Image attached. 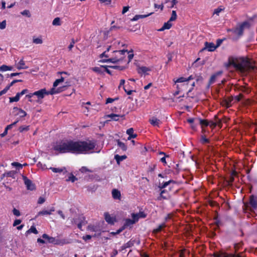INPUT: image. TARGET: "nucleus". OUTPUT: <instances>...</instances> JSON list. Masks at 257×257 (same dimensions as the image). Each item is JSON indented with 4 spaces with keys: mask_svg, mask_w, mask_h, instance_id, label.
<instances>
[{
    "mask_svg": "<svg viewBox=\"0 0 257 257\" xmlns=\"http://www.w3.org/2000/svg\"><path fill=\"white\" fill-rule=\"evenodd\" d=\"M95 146L93 141H74L66 140L56 143L53 145V149L59 153L88 154L99 152L94 151Z\"/></svg>",
    "mask_w": 257,
    "mask_h": 257,
    "instance_id": "1",
    "label": "nucleus"
},
{
    "mask_svg": "<svg viewBox=\"0 0 257 257\" xmlns=\"http://www.w3.org/2000/svg\"><path fill=\"white\" fill-rule=\"evenodd\" d=\"M225 66L227 68L232 66L244 74H247L253 71L255 67L253 64L248 58L243 57L230 58Z\"/></svg>",
    "mask_w": 257,
    "mask_h": 257,
    "instance_id": "2",
    "label": "nucleus"
},
{
    "mask_svg": "<svg viewBox=\"0 0 257 257\" xmlns=\"http://www.w3.org/2000/svg\"><path fill=\"white\" fill-rule=\"evenodd\" d=\"M127 51L122 50H114L113 52L107 53L104 51L102 53L100 57L102 59V61L103 62H112L113 63L117 64H126L127 60L125 59Z\"/></svg>",
    "mask_w": 257,
    "mask_h": 257,
    "instance_id": "3",
    "label": "nucleus"
},
{
    "mask_svg": "<svg viewBox=\"0 0 257 257\" xmlns=\"http://www.w3.org/2000/svg\"><path fill=\"white\" fill-rule=\"evenodd\" d=\"M60 92V90L59 89H55L54 88H52L49 91L47 90L46 88H43L36 91L33 92V94H34V96L37 98V99L35 100V102L41 104L42 103V100L45 96L53 95Z\"/></svg>",
    "mask_w": 257,
    "mask_h": 257,
    "instance_id": "4",
    "label": "nucleus"
},
{
    "mask_svg": "<svg viewBox=\"0 0 257 257\" xmlns=\"http://www.w3.org/2000/svg\"><path fill=\"white\" fill-rule=\"evenodd\" d=\"M193 79V77L191 75L188 78L182 77L176 79H174L173 81L176 85V87L178 91H180L186 90L187 89L188 82Z\"/></svg>",
    "mask_w": 257,
    "mask_h": 257,
    "instance_id": "5",
    "label": "nucleus"
},
{
    "mask_svg": "<svg viewBox=\"0 0 257 257\" xmlns=\"http://www.w3.org/2000/svg\"><path fill=\"white\" fill-rule=\"evenodd\" d=\"M124 46L123 43L121 42L119 40L114 39L112 41L109 45L107 46L106 50L107 53L113 52L114 50H118Z\"/></svg>",
    "mask_w": 257,
    "mask_h": 257,
    "instance_id": "6",
    "label": "nucleus"
},
{
    "mask_svg": "<svg viewBox=\"0 0 257 257\" xmlns=\"http://www.w3.org/2000/svg\"><path fill=\"white\" fill-rule=\"evenodd\" d=\"M198 122V124H200L202 127V131L203 133H205L206 130L205 127L207 126H209L211 128H213L215 127L216 124L213 121H208L207 120L197 119L196 120Z\"/></svg>",
    "mask_w": 257,
    "mask_h": 257,
    "instance_id": "7",
    "label": "nucleus"
},
{
    "mask_svg": "<svg viewBox=\"0 0 257 257\" xmlns=\"http://www.w3.org/2000/svg\"><path fill=\"white\" fill-rule=\"evenodd\" d=\"M249 23L248 22H244L235 28L234 33L240 36L242 34L244 29L245 28H249Z\"/></svg>",
    "mask_w": 257,
    "mask_h": 257,
    "instance_id": "8",
    "label": "nucleus"
},
{
    "mask_svg": "<svg viewBox=\"0 0 257 257\" xmlns=\"http://www.w3.org/2000/svg\"><path fill=\"white\" fill-rule=\"evenodd\" d=\"M152 71V67H147L145 66H139L137 68L138 73L141 75H148Z\"/></svg>",
    "mask_w": 257,
    "mask_h": 257,
    "instance_id": "9",
    "label": "nucleus"
},
{
    "mask_svg": "<svg viewBox=\"0 0 257 257\" xmlns=\"http://www.w3.org/2000/svg\"><path fill=\"white\" fill-rule=\"evenodd\" d=\"M105 221L109 224H113L116 221V217L113 214H110L108 212H105L104 214Z\"/></svg>",
    "mask_w": 257,
    "mask_h": 257,
    "instance_id": "10",
    "label": "nucleus"
},
{
    "mask_svg": "<svg viewBox=\"0 0 257 257\" xmlns=\"http://www.w3.org/2000/svg\"><path fill=\"white\" fill-rule=\"evenodd\" d=\"M13 113L15 116H19L20 117H24L27 115V113L25 111L17 107L13 108Z\"/></svg>",
    "mask_w": 257,
    "mask_h": 257,
    "instance_id": "11",
    "label": "nucleus"
},
{
    "mask_svg": "<svg viewBox=\"0 0 257 257\" xmlns=\"http://www.w3.org/2000/svg\"><path fill=\"white\" fill-rule=\"evenodd\" d=\"M25 184L26 185L27 189L30 190H34L35 189V185L33 184L32 181L28 179L26 177H23Z\"/></svg>",
    "mask_w": 257,
    "mask_h": 257,
    "instance_id": "12",
    "label": "nucleus"
},
{
    "mask_svg": "<svg viewBox=\"0 0 257 257\" xmlns=\"http://www.w3.org/2000/svg\"><path fill=\"white\" fill-rule=\"evenodd\" d=\"M215 257H240L239 255L235 254H227L223 252H220L214 254Z\"/></svg>",
    "mask_w": 257,
    "mask_h": 257,
    "instance_id": "13",
    "label": "nucleus"
},
{
    "mask_svg": "<svg viewBox=\"0 0 257 257\" xmlns=\"http://www.w3.org/2000/svg\"><path fill=\"white\" fill-rule=\"evenodd\" d=\"M16 67L18 69H27L29 68L25 64V61L23 59H21L19 62L16 63Z\"/></svg>",
    "mask_w": 257,
    "mask_h": 257,
    "instance_id": "14",
    "label": "nucleus"
},
{
    "mask_svg": "<svg viewBox=\"0 0 257 257\" xmlns=\"http://www.w3.org/2000/svg\"><path fill=\"white\" fill-rule=\"evenodd\" d=\"M205 45V48L210 52L214 51L217 48V46L213 43L206 42Z\"/></svg>",
    "mask_w": 257,
    "mask_h": 257,
    "instance_id": "15",
    "label": "nucleus"
},
{
    "mask_svg": "<svg viewBox=\"0 0 257 257\" xmlns=\"http://www.w3.org/2000/svg\"><path fill=\"white\" fill-rule=\"evenodd\" d=\"M54 211L55 208L52 207L49 210H44L40 211L38 214V216L44 215H50Z\"/></svg>",
    "mask_w": 257,
    "mask_h": 257,
    "instance_id": "16",
    "label": "nucleus"
},
{
    "mask_svg": "<svg viewBox=\"0 0 257 257\" xmlns=\"http://www.w3.org/2000/svg\"><path fill=\"white\" fill-rule=\"evenodd\" d=\"M153 13H150L147 15H136L135 17L131 20L132 21H136L139 20L140 19H143L147 18L151 15H152Z\"/></svg>",
    "mask_w": 257,
    "mask_h": 257,
    "instance_id": "17",
    "label": "nucleus"
},
{
    "mask_svg": "<svg viewBox=\"0 0 257 257\" xmlns=\"http://www.w3.org/2000/svg\"><path fill=\"white\" fill-rule=\"evenodd\" d=\"M150 123L154 126H159L161 123L160 120L156 117H153L150 119Z\"/></svg>",
    "mask_w": 257,
    "mask_h": 257,
    "instance_id": "18",
    "label": "nucleus"
},
{
    "mask_svg": "<svg viewBox=\"0 0 257 257\" xmlns=\"http://www.w3.org/2000/svg\"><path fill=\"white\" fill-rule=\"evenodd\" d=\"M172 23L171 21H170L169 20L168 22H167L164 24L162 27L160 29H159V31H163L165 30H169L172 27Z\"/></svg>",
    "mask_w": 257,
    "mask_h": 257,
    "instance_id": "19",
    "label": "nucleus"
},
{
    "mask_svg": "<svg viewBox=\"0 0 257 257\" xmlns=\"http://www.w3.org/2000/svg\"><path fill=\"white\" fill-rule=\"evenodd\" d=\"M250 205L254 208L257 207V198L254 196H251L249 199Z\"/></svg>",
    "mask_w": 257,
    "mask_h": 257,
    "instance_id": "20",
    "label": "nucleus"
},
{
    "mask_svg": "<svg viewBox=\"0 0 257 257\" xmlns=\"http://www.w3.org/2000/svg\"><path fill=\"white\" fill-rule=\"evenodd\" d=\"M222 74V71H219L211 76L209 80V84H211L215 82L216 78Z\"/></svg>",
    "mask_w": 257,
    "mask_h": 257,
    "instance_id": "21",
    "label": "nucleus"
},
{
    "mask_svg": "<svg viewBox=\"0 0 257 257\" xmlns=\"http://www.w3.org/2000/svg\"><path fill=\"white\" fill-rule=\"evenodd\" d=\"M112 195L114 199L120 200L121 194L119 191L117 189H113L112 191Z\"/></svg>",
    "mask_w": 257,
    "mask_h": 257,
    "instance_id": "22",
    "label": "nucleus"
},
{
    "mask_svg": "<svg viewBox=\"0 0 257 257\" xmlns=\"http://www.w3.org/2000/svg\"><path fill=\"white\" fill-rule=\"evenodd\" d=\"M126 134L129 136L127 139L130 140L131 139H134L137 137V135L134 134V130L133 128H130L126 131Z\"/></svg>",
    "mask_w": 257,
    "mask_h": 257,
    "instance_id": "23",
    "label": "nucleus"
},
{
    "mask_svg": "<svg viewBox=\"0 0 257 257\" xmlns=\"http://www.w3.org/2000/svg\"><path fill=\"white\" fill-rule=\"evenodd\" d=\"M120 116V115H119L114 114V113H111V114L107 115L106 116V117L109 118H110L111 120H113L114 121H117V120H118L119 117ZM123 115H121V117H123Z\"/></svg>",
    "mask_w": 257,
    "mask_h": 257,
    "instance_id": "24",
    "label": "nucleus"
},
{
    "mask_svg": "<svg viewBox=\"0 0 257 257\" xmlns=\"http://www.w3.org/2000/svg\"><path fill=\"white\" fill-rule=\"evenodd\" d=\"M49 169L51 170L54 173H60L61 172H66V170L65 167L59 168H54V167H50Z\"/></svg>",
    "mask_w": 257,
    "mask_h": 257,
    "instance_id": "25",
    "label": "nucleus"
},
{
    "mask_svg": "<svg viewBox=\"0 0 257 257\" xmlns=\"http://www.w3.org/2000/svg\"><path fill=\"white\" fill-rule=\"evenodd\" d=\"M126 158V156L125 155L119 156L118 155H115L114 156V159L118 164H119L120 162L125 160Z\"/></svg>",
    "mask_w": 257,
    "mask_h": 257,
    "instance_id": "26",
    "label": "nucleus"
},
{
    "mask_svg": "<svg viewBox=\"0 0 257 257\" xmlns=\"http://www.w3.org/2000/svg\"><path fill=\"white\" fill-rule=\"evenodd\" d=\"M56 245H64L66 243V242L65 239H59L54 238V241L52 243Z\"/></svg>",
    "mask_w": 257,
    "mask_h": 257,
    "instance_id": "27",
    "label": "nucleus"
},
{
    "mask_svg": "<svg viewBox=\"0 0 257 257\" xmlns=\"http://www.w3.org/2000/svg\"><path fill=\"white\" fill-rule=\"evenodd\" d=\"M13 70V67L9 66L6 65H3L0 66V71L2 72L11 71Z\"/></svg>",
    "mask_w": 257,
    "mask_h": 257,
    "instance_id": "28",
    "label": "nucleus"
},
{
    "mask_svg": "<svg viewBox=\"0 0 257 257\" xmlns=\"http://www.w3.org/2000/svg\"><path fill=\"white\" fill-rule=\"evenodd\" d=\"M60 18L59 17L55 18L52 21V25L55 26H59L61 25Z\"/></svg>",
    "mask_w": 257,
    "mask_h": 257,
    "instance_id": "29",
    "label": "nucleus"
},
{
    "mask_svg": "<svg viewBox=\"0 0 257 257\" xmlns=\"http://www.w3.org/2000/svg\"><path fill=\"white\" fill-rule=\"evenodd\" d=\"M33 42L36 44H41L43 43V41L42 37L40 36L37 38L34 37L33 39Z\"/></svg>",
    "mask_w": 257,
    "mask_h": 257,
    "instance_id": "30",
    "label": "nucleus"
},
{
    "mask_svg": "<svg viewBox=\"0 0 257 257\" xmlns=\"http://www.w3.org/2000/svg\"><path fill=\"white\" fill-rule=\"evenodd\" d=\"M42 237L47 240L49 243H52L54 241V237H50L46 234H44L42 235Z\"/></svg>",
    "mask_w": 257,
    "mask_h": 257,
    "instance_id": "31",
    "label": "nucleus"
},
{
    "mask_svg": "<svg viewBox=\"0 0 257 257\" xmlns=\"http://www.w3.org/2000/svg\"><path fill=\"white\" fill-rule=\"evenodd\" d=\"M64 81V78L63 77H61V78H60V79H58L56 80L53 83V88H54L55 89H56L55 87H56L60 83L63 82Z\"/></svg>",
    "mask_w": 257,
    "mask_h": 257,
    "instance_id": "32",
    "label": "nucleus"
},
{
    "mask_svg": "<svg viewBox=\"0 0 257 257\" xmlns=\"http://www.w3.org/2000/svg\"><path fill=\"white\" fill-rule=\"evenodd\" d=\"M136 222L134 221V220H133V218H132V219H126L125 220V223L124 224V227L130 226L131 225H133V224H134Z\"/></svg>",
    "mask_w": 257,
    "mask_h": 257,
    "instance_id": "33",
    "label": "nucleus"
},
{
    "mask_svg": "<svg viewBox=\"0 0 257 257\" xmlns=\"http://www.w3.org/2000/svg\"><path fill=\"white\" fill-rule=\"evenodd\" d=\"M196 119L194 118H189L188 119V122L191 124V127L193 130H195L196 128V125L193 124V123H195V124H198V122L196 121Z\"/></svg>",
    "mask_w": 257,
    "mask_h": 257,
    "instance_id": "34",
    "label": "nucleus"
},
{
    "mask_svg": "<svg viewBox=\"0 0 257 257\" xmlns=\"http://www.w3.org/2000/svg\"><path fill=\"white\" fill-rule=\"evenodd\" d=\"M224 10V8L222 7H219L214 10L213 15H216L217 16H219L220 13L223 11Z\"/></svg>",
    "mask_w": 257,
    "mask_h": 257,
    "instance_id": "35",
    "label": "nucleus"
},
{
    "mask_svg": "<svg viewBox=\"0 0 257 257\" xmlns=\"http://www.w3.org/2000/svg\"><path fill=\"white\" fill-rule=\"evenodd\" d=\"M20 98V96L17 93L15 96L10 97V102H18Z\"/></svg>",
    "mask_w": 257,
    "mask_h": 257,
    "instance_id": "36",
    "label": "nucleus"
},
{
    "mask_svg": "<svg viewBox=\"0 0 257 257\" xmlns=\"http://www.w3.org/2000/svg\"><path fill=\"white\" fill-rule=\"evenodd\" d=\"M27 232V233H33L35 234H37L38 233L36 228L34 226H32Z\"/></svg>",
    "mask_w": 257,
    "mask_h": 257,
    "instance_id": "37",
    "label": "nucleus"
},
{
    "mask_svg": "<svg viewBox=\"0 0 257 257\" xmlns=\"http://www.w3.org/2000/svg\"><path fill=\"white\" fill-rule=\"evenodd\" d=\"M35 96L33 93H30L26 95V97L28 99V101L30 102H35V100L33 99V97Z\"/></svg>",
    "mask_w": 257,
    "mask_h": 257,
    "instance_id": "38",
    "label": "nucleus"
},
{
    "mask_svg": "<svg viewBox=\"0 0 257 257\" xmlns=\"http://www.w3.org/2000/svg\"><path fill=\"white\" fill-rule=\"evenodd\" d=\"M177 14L175 11H173L172 12L171 17L169 19V21L171 22L175 21L177 19Z\"/></svg>",
    "mask_w": 257,
    "mask_h": 257,
    "instance_id": "39",
    "label": "nucleus"
},
{
    "mask_svg": "<svg viewBox=\"0 0 257 257\" xmlns=\"http://www.w3.org/2000/svg\"><path fill=\"white\" fill-rule=\"evenodd\" d=\"M80 171L82 173H87V172H89V173H91L92 172V171L90 169H89L88 168H87L86 167H82L80 169Z\"/></svg>",
    "mask_w": 257,
    "mask_h": 257,
    "instance_id": "40",
    "label": "nucleus"
},
{
    "mask_svg": "<svg viewBox=\"0 0 257 257\" xmlns=\"http://www.w3.org/2000/svg\"><path fill=\"white\" fill-rule=\"evenodd\" d=\"M165 226H166L165 223H162V224H160L157 228H156V229H155L154 230V232L155 233H158V232H160L163 228L165 227Z\"/></svg>",
    "mask_w": 257,
    "mask_h": 257,
    "instance_id": "41",
    "label": "nucleus"
},
{
    "mask_svg": "<svg viewBox=\"0 0 257 257\" xmlns=\"http://www.w3.org/2000/svg\"><path fill=\"white\" fill-rule=\"evenodd\" d=\"M19 130L20 132H23L24 131H28L29 130V125H23L19 127Z\"/></svg>",
    "mask_w": 257,
    "mask_h": 257,
    "instance_id": "42",
    "label": "nucleus"
},
{
    "mask_svg": "<svg viewBox=\"0 0 257 257\" xmlns=\"http://www.w3.org/2000/svg\"><path fill=\"white\" fill-rule=\"evenodd\" d=\"M117 145L123 151H125L126 150V145L122 142H121L120 141H118L117 142Z\"/></svg>",
    "mask_w": 257,
    "mask_h": 257,
    "instance_id": "43",
    "label": "nucleus"
},
{
    "mask_svg": "<svg viewBox=\"0 0 257 257\" xmlns=\"http://www.w3.org/2000/svg\"><path fill=\"white\" fill-rule=\"evenodd\" d=\"M21 14L27 17L28 18H30L31 17V14L29 10H25L21 12Z\"/></svg>",
    "mask_w": 257,
    "mask_h": 257,
    "instance_id": "44",
    "label": "nucleus"
},
{
    "mask_svg": "<svg viewBox=\"0 0 257 257\" xmlns=\"http://www.w3.org/2000/svg\"><path fill=\"white\" fill-rule=\"evenodd\" d=\"M10 129H11V125H7V127L5 128L4 132L3 134H1L0 136L2 137H5L7 135L8 130Z\"/></svg>",
    "mask_w": 257,
    "mask_h": 257,
    "instance_id": "45",
    "label": "nucleus"
},
{
    "mask_svg": "<svg viewBox=\"0 0 257 257\" xmlns=\"http://www.w3.org/2000/svg\"><path fill=\"white\" fill-rule=\"evenodd\" d=\"M77 178L72 174L70 175L68 179H66L67 181H71L72 182H75Z\"/></svg>",
    "mask_w": 257,
    "mask_h": 257,
    "instance_id": "46",
    "label": "nucleus"
},
{
    "mask_svg": "<svg viewBox=\"0 0 257 257\" xmlns=\"http://www.w3.org/2000/svg\"><path fill=\"white\" fill-rule=\"evenodd\" d=\"M131 216L135 222L138 221L140 219L137 213H132Z\"/></svg>",
    "mask_w": 257,
    "mask_h": 257,
    "instance_id": "47",
    "label": "nucleus"
},
{
    "mask_svg": "<svg viewBox=\"0 0 257 257\" xmlns=\"http://www.w3.org/2000/svg\"><path fill=\"white\" fill-rule=\"evenodd\" d=\"M223 105H225L227 107H229L231 105V100L229 99L228 100H225L223 102Z\"/></svg>",
    "mask_w": 257,
    "mask_h": 257,
    "instance_id": "48",
    "label": "nucleus"
},
{
    "mask_svg": "<svg viewBox=\"0 0 257 257\" xmlns=\"http://www.w3.org/2000/svg\"><path fill=\"white\" fill-rule=\"evenodd\" d=\"M12 165L16 167H18L19 169H22L23 168V165L18 162H13L12 163Z\"/></svg>",
    "mask_w": 257,
    "mask_h": 257,
    "instance_id": "49",
    "label": "nucleus"
},
{
    "mask_svg": "<svg viewBox=\"0 0 257 257\" xmlns=\"http://www.w3.org/2000/svg\"><path fill=\"white\" fill-rule=\"evenodd\" d=\"M10 86H7L5 89L0 91V96L5 94L9 90Z\"/></svg>",
    "mask_w": 257,
    "mask_h": 257,
    "instance_id": "50",
    "label": "nucleus"
},
{
    "mask_svg": "<svg viewBox=\"0 0 257 257\" xmlns=\"http://www.w3.org/2000/svg\"><path fill=\"white\" fill-rule=\"evenodd\" d=\"M200 141H201V143H202V144H206V143H208L209 142V140L203 136H202L201 137Z\"/></svg>",
    "mask_w": 257,
    "mask_h": 257,
    "instance_id": "51",
    "label": "nucleus"
},
{
    "mask_svg": "<svg viewBox=\"0 0 257 257\" xmlns=\"http://www.w3.org/2000/svg\"><path fill=\"white\" fill-rule=\"evenodd\" d=\"M138 216L139 217V218H144L146 217V214L142 211H140L138 213H137Z\"/></svg>",
    "mask_w": 257,
    "mask_h": 257,
    "instance_id": "52",
    "label": "nucleus"
},
{
    "mask_svg": "<svg viewBox=\"0 0 257 257\" xmlns=\"http://www.w3.org/2000/svg\"><path fill=\"white\" fill-rule=\"evenodd\" d=\"M6 27V21L5 20L0 22V29L3 30Z\"/></svg>",
    "mask_w": 257,
    "mask_h": 257,
    "instance_id": "53",
    "label": "nucleus"
},
{
    "mask_svg": "<svg viewBox=\"0 0 257 257\" xmlns=\"http://www.w3.org/2000/svg\"><path fill=\"white\" fill-rule=\"evenodd\" d=\"M154 7L156 9H160L161 11H162L164 9V5L163 4L158 5V4H155Z\"/></svg>",
    "mask_w": 257,
    "mask_h": 257,
    "instance_id": "54",
    "label": "nucleus"
},
{
    "mask_svg": "<svg viewBox=\"0 0 257 257\" xmlns=\"http://www.w3.org/2000/svg\"><path fill=\"white\" fill-rule=\"evenodd\" d=\"M13 214L16 216H19L20 215V212L19 210L14 208L13 210Z\"/></svg>",
    "mask_w": 257,
    "mask_h": 257,
    "instance_id": "55",
    "label": "nucleus"
},
{
    "mask_svg": "<svg viewBox=\"0 0 257 257\" xmlns=\"http://www.w3.org/2000/svg\"><path fill=\"white\" fill-rule=\"evenodd\" d=\"M45 201V199L43 197H40L38 200V203L40 204H43Z\"/></svg>",
    "mask_w": 257,
    "mask_h": 257,
    "instance_id": "56",
    "label": "nucleus"
},
{
    "mask_svg": "<svg viewBox=\"0 0 257 257\" xmlns=\"http://www.w3.org/2000/svg\"><path fill=\"white\" fill-rule=\"evenodd\" d=\"M37 166L38 167H39V168H41L43 170H44L45 169H47L46 168V165H43L40 162H39L38 164H37Z\"/></svg>",
    "mask_w": 257,
    "mask_h": 257,
    "instance_id": "57",
    "label": "nucleus"
},
{
    "mask_svg": "<svg viewBox=\"0 0 257 257\" xmlns=\"http://www.w3.org/2000/svg\"><path fill=\"white\" fill-rule=\"evenodd\" d=\"M28 92V90L27 89H23L21 92L18 93L19 96L21 97L25 93Z\"/></svg>",
    "mask_w": 257,
    "mask_h": 257,
    "instance_id": "58",
    "label": "nucleus"
},
{
    "mask_svg": "<svg viewBox=\"0 0 257 257\" xmlns=\"http://www.w3.org/2000/svg\"><path fill=\"white\" fill-rule=\"evenodd\" d=\"M171 182H172L171 180L165 182L162 184L161 188L162 189L166 187Z\"/></svg>",
    "mask_w": 257,
    "mask_h": 257,
    "instance_id": "59",
    "label": "nucleus"
},
{
    "mask_svg": "<svg viewBox=\"0 0 257 257\" xmlns=\"http://www.w3.org/2000/svg\"><path fill=\"white\" fill-rule=\"evenodd\" d=\"M21 220L20 219H16L15 220L14 223H13V226H17L18 225L20 224L21 223Z\"/></svg>",
    "mask_w": 257,
    "mask_h": 257,
    "instance_id": "60",
    "label": "nucleus"
},
{
    "mask_svg": "<svg viewBox=\"0 0 257 257\" xmlns=\"http://www.w3.org/2000/svg\"><path fill=\"white\" fill-rule=\"evenodd\" d=\"M92 236L90 235H86L85 236H83L82 237V238L83 240L87 241L88 240H89L91 238Z\"/></svg>",
    "mask_w": 257,
    "mask_h": 257,
    "instance_id": "61",
    "label": "nucleus"
},
{
    "mask_svg": "<svg viewBox=\"0 0 257 257\" xmlns=\"http://www.w3.org/2000/svg\"><path fill=\"white\" fill-rule=\"evenodd\" d=\"M115 99H117V98L113 99L111 98H108L106 100V104L112 103L114 101Z\"/></svg>",
    "mask_w": 257,
    "mask_h": 257,
    "instance_id": "62",
    "label": "nucleus"
},
{
    "mask_svg": "<svg viewBox=\"0 0 257 257\" xmlns=\"http://www.w3.org/2000/svg\"><path fill=\"white\" fill-rule=\"evenodd\" d=\"M92 70L94 72H100L101 70H100V67H93L92 68Z\"/></svg>",
    "mask_w": 257,
    "mask_h": 257,
    "instance_id": "63",
    "label": "nucleus"
},
{
    "mask_svg": "<svg viewBox=\"0 0 257 257\" xmlns=\"http://www.w3.org/2000/svg\"><path fill=\"white\" fill-rule=\"evenodd\" d=\"M128 10H129V7H128V6L124 7L122 9V14H125L126 12H127L128 11Z\"/></svg>",
    "mask_w": 257,
    "mask_h": 257,
    "instance_id": "64",
    "label": "nucleus"
}]
</instances>
